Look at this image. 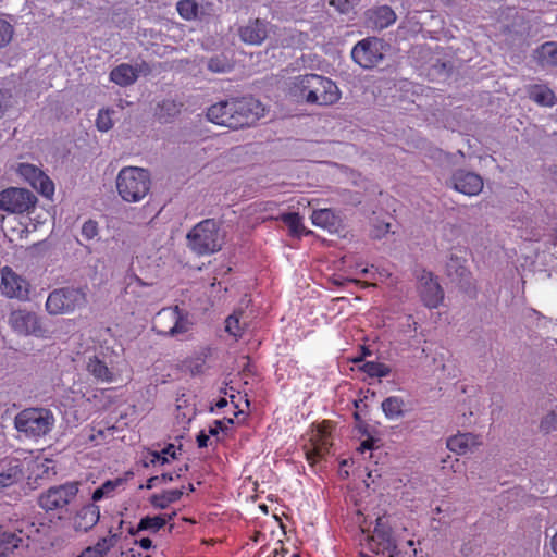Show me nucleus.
<instances>
[{
  "instance_id": "obj_30",
  "label": "nucleus",
  "mask_w": 557,
  "mask_h": 557,
  "mask_svg": "<svg viewBox=\"0 0 557 557\" xmlns=\"http://www.w3.org/2000/svg\"><path fill=\"white\" fill-rule=\"evenodd\" d=\"M138 77L136 69L127 63L115 66L110 72V79L119 86H129L136 82Z\"/></svg>"
},
{
  "instance_id": "obj_20",
  "label": "nucleus",
  "mask_w": 557,
  "mask_h": 557,
  "mask_svg": "<svg viewBox=\"0 0 557 557\" xmlns=\"http://www.w3.org/2000/svg\"><path fill=\"white\" fill-rule=\"evenodd\" d=\"M454 188L468 196H475L483 188V180L479 174L463 170L453 175Z\"/></svg>"
},
{
  "instance_id": "obj_41",
  "label": "nucleus",
  "mask_w": 557,
  "mask_h": 557,
  "mask_svg": "<svg viewBox=\"0 0 557 557\" xmlns=\"http://www.w3.org/2000/svg\"><path fill=\"white\" fill-rule=\"evenodd\" d=\"M113 110L110 109H101L98 112L96 119V126L100 132H108L113 127L112 114Z\"/></svg>"
},
{
  "instance_id": "obj_55",
  "label": "nucleus",
  "mask_w": 557,
  "mask_h": 557,
  "mask_svg": "<svg viewBox=\"0 0 557 557\" xmlns=\"http://www.w3.org/2000/svg\"><path fill=\"white\" fill-rule=\"evenodd\" d=\"M374 440L372 437L367 438L360 444L359 450L364 453L366 450H371L373 448Z\"/></svg>"
},
{
  "instance_id": "obj_9",
  "label": "nucleus",
  "mask_w": 557,
  "mask_h": 557,
  "mask_svg": "<svg viewBox=\"0 0 557 557\" xmlns=\"http://www.w3.org/2000/svg\"><path fill=\"white\" fill-rule=\"evenodd\" d=\"M78 493L76 482H67L52 486L42 493L38 499L39 506L46 511H53L66 507L75 499Z\"/></svg>"
},
{
  "instance_id": "obj_38",
  "label": "nucleus",
  "mask_w": 557,
  "mask_h": 557,
  "mask_svg": "<svg viewBox=\"0 0 557 557\" xmlns=\"http://www.w3.org/2000/svg\"><path fill=\"white\" fill-rule=\"evenodd\" d=\"M362 371L370 377H386L391 374V368L382 362L367 361L362 366Z\"/></svg>"
},
{
  "instance_id": "obj_4",
  "label": "nucleus",
  "mask_w": 557,
  "mask_h": 557,
  "mask_svg": "<svg viewBox=\"0 0 557 557\" xmlns=\"http://www.w3.org/2000/svg\"><path fill=\"white\" fill-rule=\"evenodd\" d=\"M55 422L53 413L45 408H27L15 417V428L30 438L47 435Z\"/></svg>"
},
{
  "instance_id": "obj_13",
  "label": "nucleus",
  "mask_w": 557,
  "mask_h": 557,
  "mask_svg": "<svg viewBox=\"0 0 557 557\" xmlns=\"http://www.w3.org/2000/svg\"><path fill=\"white\" fill-rule=\"evenodd\" d=\"M28 540L22 530L0 528V557H22L28 548Z\"/></svg>"
},
{
  "instance_id": "obj_23",
  "label": "nucleus",
  "mask_w": 557,
  "mask_h": 557,
  "mask_svg": "<svg viewBox=\"0 0 557 557\" xmlns=\"http://www.w3.org/2000/svg\"><path fill=\"white\" fill-rule=\"evenodd\" d=\"M367 18L373 27L384 29L396 21V13L388 5H380L367 11Z\"/></svg>"
},
{
  "instance_id": "obj_17",
  "label": "nucleus",
  "mask_w": 557,
  "mask_h": 557,
  "mask_svg": "<svg viewBox=\"0 0 557 557\" xmlns=\"http://www.w3.org/2000/svg\"><path fill=\"white\" fill-rule=\"evenodd\" d=\"M319 74L308 73L293 78L289 86V94L298 101L308 104H315L317 95L314 89L318 87Z\"/></svg>"
},
{
  "instance_id": "obj_50",
  "label": "nucleus",
  "mask_w": 557,
  "mask_h": 557,
  "mask_svg": "<svg viewBox=\"0 0 557 557\" xmlns=\"http://www.w3.org/2000/svg\"><path fill=\"white\" fill-rule=\"evenodd\" d=\"M226 429V425L221 420H215L213 424L209 428V435L210 436H216L221 431H224Z\"/></svg>"
},
{
  "instance_id": "obj_46",
  "label": "nucleus",
  "mask_w": 557,
  "mask_h": 557,
  "mask_svg": "<svg viewBox=\"0 0 557 557\" xmlns=\"http://www.w3.org/2000/svg\"><path fill=\"white\" fill-rule=\"evenodd\" d=\"M82 235L90 240L98 235V223L94 220L86 221L82 226Z\"/></svg>"
},
{
  "instance_id": "obj_64",
  "label": "nucleus",
  "mask_w": 557,
  "mask_h": 557,
  "mask_svg": "<svg viewBox=\"0 0 557 557\" xmlns=\"http://www.w3.org/2000/svg\"><path fill=\"white\" fill-rule=\"evenodd\" d=\"M361 273H362L363 275L368 274V273H369V269H368V268H363V269L361 270Z\"/></svg>"
},
{
  "instance_id": "obj_44",
  "label": "nucleus",
  "mask_w": 557,
  "mask_h": 557,
  "mask_svg": "<svg viewBox=\"0 0 557 557\" xmlns=\"http://www.w3.org/2000/svg\"><path fill=\"white\" fill-rule=\"evenodd\" d=\"M225 331L234 337H240L243 335L239 317L236 313L231 314L225 320Z\"/></svg>"
},
{
  "instance_id": "obj_11",
  "label": "nucleus",
  "mask_w": 557,
  "mask_h": 557,
  "mask_svg": "<svg viewBox=\"0 0 557 557\" xmlns=\"http://www.w3.org/2000/svg\"><path fill=\"white\" fill-rule=\"evenodd\" d=\"M34 194L24 188L10 187L0 193V210L22 214L36 203Z\"/></svg>"
},
{
  "instance_id": "obj_33",
  "label": "nucleus",
  "mask_w": 557,
  "mask_h": 557,
  "mask_svg": "<svg viewBox=\"0 0 557 557\" xmlns=\"http://www.w3.org/2000/svg\"><path fill=\"white\" fill-rule=\"evenodd\" d=\"M382 411L389 420H395L404 416L405 401L399 396H389L381 404Z\"/></svg>"
},
{
  "instance_id": "obj_63",
  "label": "nucleus",
  "mask_w": 557,
  "mask_h": 557,
  "mask_svg": "<svg viewBox=\"0 0 557 557\" xmlns=\"http://www.w3.org/2000/svg\"><path fill=\"white\" fill-rule=\"evenodd\" d=\"M187 490H188V492H194V491H195V487H194V485L190 483V484H188Z\"/></svg>"
},
{
  "instance_id": "obj_3",
  "label": "nucleus",
  "mask_w": 557,
  "mask_h": 557,
  "mask_svg": "<svg viewBox=\"0 0 557 557\" xmlns=\"http://www.w3.org/2000/svg\"><path fill=\"white\" fill-rule=\"evenodd\" d=\"M363 537L360 540V557H372L371 554L376 556L387 554V557H393V552L396 549V540L393 530L387 521L379 517L372 533H366L362 530Z\"/></svg>"
},
{
  "instance_id": "obj_53",
  "label": "nucleus",
  "mask_w": 557,
  "mask_h": 557,
  "mask_svg": "<svg viewBox=\"0 0 557 557\" xmlns=\"http://www.w3.org/2000/svg\"><path fill=\"white\" fill-rule=\"evenodd\" d=\"M209 433H206L205 431H200L199 434L196 437V442L199 448H205L208 446L209 442Z\"/></svg>"
},
{
  "instance_id": "obj_39",
  "label": "nucleus",
  "mask_w": 557,
  "mask_h": 557,
  "mask_svg": "<svg viewBox=\"0 0 557 557\" xmlns=\"http://www.w3.org/2000/svg\"><path fill=\"white\" fill-rule=\"evenodd\" d=\"M32 186L45 197L49 198L54 194V184L45 173Z\"/></svg>"
},
{
  "instance_id": "obj_52",
  "label": "nucleus",
  "mask_w": 557,
  "mask_h": 557,
  "mask_svg": "<svg viewBox=\"0 0 557 557\" xmlns=\"http://www.w3.org/2000/svg\"><path fill=\"white\" fill-rule=\"evenodd\" d=\"M177 450L178 448L174 445V444H168L162 450L161 453L166 456L168 458L170 457L171 459H176L177 458Z\"/></svg>"
},
{
  "instance_id": "obj_28",
  "label": "nucleus",
  "mask_w": 557,
  "mask_h": 557,
  "mask_svg": "<svg viewBox=\"0 0 557 557\" xmlns=\"http://www.w3.org/2000/svg\"><path fill=\"white\" fill-rule=\"evenodd\" d=\"M172 515H158V516H146L140 519L139 523L137 524L136 529L129 528L128 532L132 535H136L140 531H149L151 533L159 532L162 528L165 527V524L173 519Z\"/></svg>"
},
{
  "instance_id": "obj_57",
  "label": "nucleus",
  "mask_w": 557,
  "mask_h": 557,
  "mask_svg": "<svg viewBox=\"0 0 557 557\" xmlns=\"http://www.w3.org/2000/svg\"><path fill=\"white\" fill-rule=\"evenodd\" d=\"M138 544L144 549H149L152 546V541L149 537H143L138 541Z\"/></svg>"
},
{
  "instance_id": "obj_49",
  "label": "nucleus",
  "mask_w": 557,
  "mask_h": 557,
  "mask_svg": "<svg viewBox=\"0 0 557 557\" xmlns=\"http://www.w3.org/2000/svg\"><path fill=\"white\" fill-rule=\"evenodd\" d=\"M391 224L382 223L380 226H375L372 231V237L381 238L383 235L389 232Z\"/></svg>"
},
{
  "instance_id": "obj_1",
  "label": "nucleus",
  "mask_w": 557,
  "mask_h": 557,
  "mask_svg": "<svg viewBox=\"0 0 557 557\" xmlns=\"http://www.w3.org/2000/svg\"><path fill=\"white\" fill-rule=\"evenodd\" d=\"M119 196L126 202H139L150 191L151 176L148 170L139 166H124L116 176Z\"/></svg>"
},
{
  "instance_id": "obj_14",
  "label": "nucleus",
  "mask_w": 557,
  "mask_h": 557,
  "mask_svg": "<svg viewBox=\"0 0 557 557\" xmlns=\"http://www.w3.org/2000/svg\"><path fill=\"white\" fill-rule=\"evenodd\" d=\"M9 324L14 332L21 335L41 336L44 334L37 314L26 309L13 310L9 315Z\"/></svg>"
},
{
  "instance_id": "obj_34",
  "label": "nucleus",
  "mask_w": 557,
  "mask_h": 557,
  "mask_svg": "<svg viewBox=\"0 0 557 557\" xmlns=\"http://www.w3.org/2000/svg\"><path fill=\"white\" fill-rule=\"evenodd\" d=\"M87 371L98 381H113V373L109 370L106 362L100 360L97 356L89 358L87 362Z\"/></svg>"
},
{
  "instance_id": "obj_26",
  "label": "nucleus",
  "mask_w": 557,
  "mask_h": 557,
  "mask_svg": "<svg viewBox=\"0 0 557 557\" xmlns=\"http://www.w3.org/2000/svg\"><path fill=\"white\" fill-rule=\"evenodd\" d=\"M480 444L479 436L472 433H458L447 440V448L458 455H465Z\"/></svg>"
},
{
  "instance_id": "obj_19",
  "label": "nucleus",
  "mask_w": 557,
  "mask_h": 557,
  "mask_svg": "<svg viewBox=\"0 0 557 557\" xmlns=\"http://www.w3.org/2000/svg\"><path fill=\"white\" fill-rule=\"evenodd\" d=\"M269 22L261 18L250 20L238 28L240 40L247 45L260 46L268 37Z\"/></svg>"
},
{
  "instance_id": "obj_22",
  "label": "nucleus",
  "mask_w": 557,
  "mask_h": 557,
  "mask_svg": "<svg viewBox=\"0 0 557 557\" xmlns=\"http://www.w3.org/2000/svg\"><path fill=\"white\" fill-rule=\"evenodd\" d=\"M23 469L20 466V460H10L8 468L0 466V494L9 487L16 485L23 480Z\"/></svg>"
},
{
  "instance_id": "obj_7",
  "label": "nucleus",
  "mask_w": 557,
  "mask_h": 557,
  "mask_svg": "<svg viewBox=\"0 0 557 557\" xmlns=\"http://www.w3.org/2000/svg\"><path fill=\"white\" fill-rule=\"evenodd\" d=\"M231 102L230 110L233 113V120L230 123L233 129L250 126L264 116L263 104L253 97L233 98Z\"/></svg>"
},
{
  "instance_id": "obj_10",
  "label": "nucleus",
  "mask_w": 557,
  "mask_h": 557,
  "mask_svg": "<svg viewBox=\"0 0 557 557\" xmlns=\"http://www.w3.org/2000/svg\"><path fill=\"white\" fill-rule=\"evenodd\" d=\"M0 289L3 296L10 299L26 301L29 299L30 283L17 274L11 267L4 265L0 270Z\"/></svg>"
},
{
  "instance_id": "obj_6",
  "label": "nucleus",
  "mask_w": 557,
  "mask_h": 557,
  "mask_svg": "<svg viewBox=\"0 0 557 557\" xmlns=\"http://www.w3.org/2000/svg\"><path fill=\"white\" fill-rule=\"evenodd\" d=\"M86 304V294L82 288L62 287L52 290L46 300L49 314L72 313Z\"/></svg>"
},
{
  "instance_id": "obj_24",
  "label": "nucleus",
  "mask_w": 557,
  "mask_h": 557,
  "mask_svg": "<svg viewBox=\"0 0 557 557\" xmlns=\"http://www.w3.org/2000/svg\"><path fill=\"white\" fill-rule=\"evenodd\" d=\"M311 222L314 226L326 230L330 233L337 232L342 220L332 209H318L311 214Z\"/></svg>"
},
{
  "instance_id": "obj_12",
  "label": "nucleus",
  "mask_w": 557,
  "mask_h": 557,
  "mask_svg": "<svg viewBox=\"0 0 557 557\" xmlns=\"http://www.w3.org/2000/svg\"><path fill=\"white\" fill-rule=\"evenodd\" d=\"M331 446V425L324 421L310 437V447L306 449L307 461L313 466L329 453Z\"/></svg>"
},
{
  "instance_id": "obj_37",
  "label": "nucleus",
  "mask_w": 557,
  "mask_h": 557,
  "mask_svg": "<svg viewBox=\"0 0 557 557\" xmlns=\"http://www.w3.org/2000/svg\"><path fill=\"white\" fill-rule=\"evenodd\" d=\"M207 66L212 73H227L232 71L233 63L226 55L218 54L209 59Z\"/></svg>"
},
{
  "instance_id": "obj_2",
  "label": "nucleus",
  "mask_w": 557,
  "mask_h": 557,
  "mask_svg": "<svg viewBox=\"0 0 557 557\" xmlns=\"http://www.w3.org/2000/svg\"><path fill=\"white\" fill-rule=\"evenodd\" d=\"M188 247L198 256L212 255L222 248L223 235L214 219H205L197 223L186 236Z\"/></svg>"
},
{
  "instance_id": "obj_35",
  "label": "nucleus",
  "mask_w": 557,
  "mask_h": 557,
  "mask_svg": "<svg viewBox=\"0 0 557 557\" xmlns=\"http://www.w3.org/2000/svg\"><path fill=\"white\" fill-rule=\"evenodd\" d=\"M184 494V487L166 490L160 494H154L150 498V503L154 508L165 509L169 505L177 502Z\"/></svg>"
},
{
  "instance_id": "obj_60",
  "label": "nucleus",
  "mask_w": 557,
  "mask_h": 557,
  "mask_svg": "<svg viewBox=\"0 0 557 557\" xmlns=\"http://www.w3.org/2000/svg\"><path fill=\"white\" fill-rule=\"evenodd\" d=\"M550 547L553 552L557 555V532L553 535L550 540Z\"/></svg>"
},
{
  "instance_id": "obj_27",
  "label": "nucleus",
  "mask_w": 557,
  "mask_h": 557,
  "mask_svg": "<svg viewBox=\"0 0 557 557\" xmlns=\"http://www.w3.org/2000/svg\"><path fill=\"white\" fill-rule=\"evenodd\" d=\"M528 97L537 106L552 108L557 102L555 92L544 84H534L528 88Z\"/></svg>"
},
{
  "instance_id": "obj_29",
  "label": "nucleus",
  "mask_w": 557,
  "mask_h": 557,
  "mask_svg": "<svg viewBox=\"0 0 557 557\" xmlns=\"http://www.w3.org/2000/svg\"><path fill=\"white\" fill-rule=\"evenodd\" d=\"M133 476V472L128 471L124 478H116L114 480H107L98 488H96L91 495L92 503H97L104 497H112L117 487L124 485L129 478Z\"/></svg>"
},
{
  "instance_id": "obj_61",
  "label": "nucleus",
  "mask_w": 557,
  "mask_h": 557,
  "mask_svg": "<svg viewBox=\"0 0 557 557\" xmlns=\"http://www.w3.org/2000/svg\"><path fill=\"white\" fill-rule=\"evenodd\" d=\"M354 406H355L356 410H358V411H361V407L367 408V405L361 399L355 400Z\"/></svg>"
},
{
  "instance_id": "obj_5",
  "label": "nucleus",
  "mask_w": 557,
  "mask_h": 557,
  "mask_svg": "<svg viewBox=\"0 0 557 557\" xmlns=\"http://www.w3.org/2000/svg\"><path fill=\"white\" fill-rule=\"evenodd\" d=\"M188 313L178 306L162 308L153 318L152 331L165 337H178L191 329Z\"/></svg>"
},
{
  "instance_id": "obj_42",
  "label": "nucleus",
  "mask_w": 557,
  "mask_h": 557,
  "mask_svg": "<svg viewBox=\"0 0 557 557\" xmlns=\"http://www.w3.org/2000/svg\"><path fill=\"white\" fill-rule=\"evenodd\" d=\"M18 173L33 185L37 178H39L44 172L37 166L28 163H22L18 166Z\"/></svg>"
},
{
  "instance_id": "obj_45",
  "label": "nucleus",
  "mask_w": 557,
  "mask_h": 557,
  "mask_svg": "<svg viewBox=\"0 0 557 557\" xmlns=\"http://www.w3.org/2000/svg\"><path fill=\"white\" fill-rule=\"evenodd\" d=\"M148 456L143 461V466L148 468L149 466L160 465L163 466L169 462V458L164 456L161 451H152L148 450Z\"/></svg>"
},
{
  "instance_id": "obj_31",
  "label": "nucleus",
  "mask_w": 557,
  "mask_h": 557,
  "mask_svg": "<svg viewBox=\"0 0 557 557\" xmlns=\"http://www.w3.org/2000/svg\"><path fill=\"white\" fill-rule=\"evenodd\" d=\"M276 220L282 221L289 230V235L300 238L301 236L311 234L302 224V219L297 212L282 213Z\"/></svg>"
},
{
  "instance_id": "obj_36",
  "label": "nucleus",
  "mask_w": 557,
  "mask_h": 557,
  "mask_svg": "<svg viewBox=\"0 0 557 557\" xmlns=\"http://www.w3.org/2000/svg\"><path fill=\"white\" fill-rule=\"evenodd\" d=\"M117 541L119 535L110 532V535L99 539L95 545L90 546V548L95 550L98 557H106L111 548L115 546Z\"/></svg>"
},
{
  "instance_id": "obj_58",
  "label": "nucleus",
  "mask_w": 557,
  "mask_h": 557,
  "mask_svg": "<svg viewBox=\"0 0 557 557\" xmlns=\"http://www.w3.org/2000/svg\"><path fill=\"white\" fill-rule=\"evenodd\" d=\"M78 557H98V555L90 548V546L86 547Z\"/></svg>"
},
{
  "instance_id": "obj_62",
  "label": "nucleus",
  "mask_w": 557,
  "mask_h": 557,
  "mask_svg": "<svg viewBox=\"0 0 557 557\" xmlns=\"http://www.w3.org/2000/svg\"><path fill=\"white\" fill-rule=\"evenodd\" d=\"M125 557H151V556H150V555H148V554H145V555H144V554H141V553H137V554H136V553H134L133 550H131V554H129V555H127V556H125Z\"/></svg>"
},
{
  "instance_id": "obj_47",
  "label": "nucleus",
  "mask_w": 557,
  "mask_h": 557,
  "mask_svg": "<svg viewBox=\"0 0 557 557\" xmlns=\"http://www.w3.org/2000/svg\"><path fill=\"white\" fill-rule=\"evenodd\" d=\"M329 7L333 8L335 11L346 14L349 13L354 5L350 0H329Z\"/></svg>"
},
{
  "instance_id": "obj_56",
  "label": "nucleus",
  "mask_w": 557,
  "mask_h": 557,
  "mask_svg": "<svg viewBox=\"0 0 557 557\" xmlns=\"http://www.w3.org/2000/svg\"><path fill=\"white\" fill-rule=\"evenodd\" d=\"M5 99H7L5 92L0 89V117L3 116V114L7 110V104L4 103Z\"/></svg>"
},
{
  "instance_id": "obj_21",
  "label": "nucleus",
  "mask_w": 557,
  "mask_h": 557,
  "mask_svg": "<svg viewBox=\"0 0 557 557\" xmlns=\"http://www.w3.org/2000/svg\"><path fill=\"white\" fill-rule=\"evenodd\" d=\"M317 106H332L341 99V90L331 78L319 75L318 87L314 89Z\"/></svg>"
},
{
  "instance_id": "obj_54",
  "label": "nucleus",
  "mask_w": 557,
  "mask_h": 557,
  "mask_svg": "<svg viewBox=\"0 0 557 557\" xmlns=\"http://www.w3.org/2000/svg\"><path fill=\"white\" fill-rule=\"evenodd\" d=\"M160 483H162V481L160 480V475H154V476H151V478H149L147 480L145 487L147 490H151V488L156 487Z\"/></svg>"
},
{
  "instance_id": "obj_40",
  "label": "nucleus",
  "mask_w": 557,
  "mask_h": 557,
  "mask_svg": "<svg viewBox=\"0 0 557 557\" xmlns=\"http://www.w3.org/2000/svg\"><path fill=\"white\" fill-rule=\"evenodd\" d=\"M541 58L549 65L557 66V44L549 41L541 47Z\"/></svg>"
},
{
  "instance_id": "obj_43",
  "label": "nucleus",
  "mask_w": 557,
  "mask_h": 557,
  "mask_svg": "<svg viewBox=\"0 0 557 557\" xmlns=\"http://www.w3.org/2000/svg\"><path fill=\"white\" fill-rule=\"evenodd\" d=\"M14 34V28L11 23L0 18V49L7 47Z\"/></svg>"
},
{
  "instance_id": "obj_8",
  "label": "nucleus",
  "mask_w": 557,
  "mask_h": 557,
  "mask_svg": "<svg viewBox=\"0 0 557 557\" xmlns=\"http://www.w3.org/2000/svg\"><path fill=\"white\" fill-rule=\"evenodd\" d=\"M387 45L376 37H368L358 41L352 50V60L363 69H373L384 59Z\"/></svg>"
},
{
  "instance_id": "obj_16",
  "label": "nucleus",
  "mask_w": 557,
  "mask_h": 557,
  "mask_svg": "<svg viewBox=\"0 0 557 557\" xmlns=\"http://www.w3.org/2000/svg\"><path fill=\"white\" fill-rule=\"evenodd\" d=\"M419 295L423 305L430 309L438 308L444 300V292L436 277L423 271L419 278Z\"/></svg>"
},
{
  "instance_id": "obj_48",
  "label": "nucleus",
  "mask_w": 557,
  "mask_h": 557,
  "mask_svg": "<svg viewBox=\"0 0 557 557\" xmlns=\"http://www.w3.org/2000/svg\"><path fill=\"white\" fill-rule=\"evenodd\" d=\"M189 467L187 463H185L184 466L180 467L176 471L174 472H165V473H162L160 475V480L162 481V483H168V482H172L176 479H180L182 476V473L185 472V471H188Z\"/></svg>"
},
{
  "instance_id": "obj_18",
  "label": "nucleus",
  "mask_w": 557,
  "mask_h": 557,
  "mask_svg": "<svg viewBox=\"0 0 557 557\" xmlns=\"http://www.w3.org/2000/svg\"><path fill=\"white\" fill-rule=\"evenodd\" d=\"M100 520V507L95 503L82 506L71 518L72 527L75 532L87 533Z\"/></svg>"
},
{
  "instance_id": "obj_15",
  "label": "nucleus",
  "mask_w": 557,
  "mask_h": 557,
  "mask_svg": "<svg viewBox=\"0 0 557 557\" xmlns=\"http://www.w3.org/2000/svg\"><path fill=\"white\" fill-rule=\"evenodd\" d=\"M23 469V478L26 476L28 483H38L39 480L55 474L53 461L39 455L25 457L20 461Z\"/></svg>"
},
{
  "instance_id": "obj_32",
  "label": "nucleus",
  "mask_w": 557,
  "mask_h": 557,
  "mask_svg": "<svg viewBox=\"0 0 557 557\" xmlns=\"http://www.w3.org/2000/svg\"><path fill=\"white\" fill-rule=\"evenodd\" d=\"M203 0H178L176 11L185 21H195L199 18L202 11Z\"/></svg>"
},
{
  "instance_id": "obj_59",
  "label": "nucleus",
  "mask_w": 557,
  "mask_h": 557,
  "mask_svg": "<svg viewBox=\"0 0 557 557\" xmlns=\"http://www.w3.org/2000/svg\"><path fill=\"white\" fill-rule=\"evenodd\" d=\"M215 408L216 409H223L224 407L227 406V399L226 398H220L216 403H215Z\"/></svg>"
},
{
  "instance_id": "obj_51",
  "label": "nucleus",
  "mask_w": 557,
  "mask_h": 557,
  "mask_svg": "<svg viewBox=\"0 0 557 557\" xmlns=\"http://www.w3.org/2000/svg\"><path fill=\"white\" fill-rule=\"evenodd\" d=\"M354 419L356 421V426L358 428V430L362 433H367V428H368V424L366 423V421L361 418V413L360 411L356 410L354 412Z\"/></svg>"
},
{
  "instance_id": "obj_25",
  "label": "nucleus",
  "mask_w": 557,
  "mask_h": 557,
  "mask_svg": "<svg viewBox=\"0 0 557 557\" xmlns=\"http://www.w3.org/2000/svg\"><path fill=\"white\" fill-rule=\"evenodd\" d=\"M231 107V99L212 104L207 111L208 120L216 125L231 128L230 122L233 120V113L230 110Z\"/></svg>"
}]
</instances>
